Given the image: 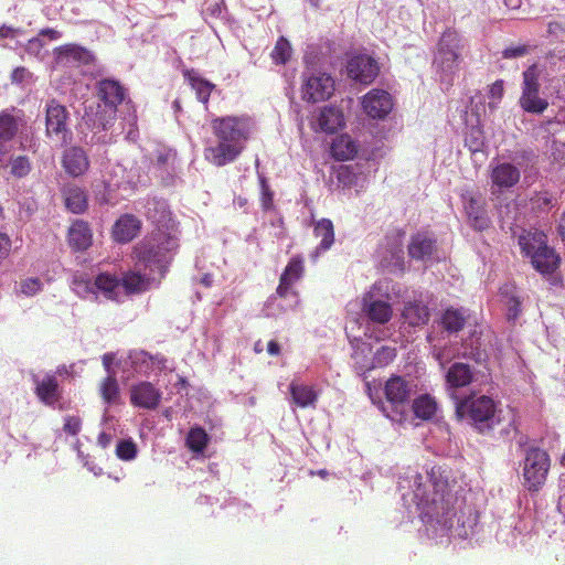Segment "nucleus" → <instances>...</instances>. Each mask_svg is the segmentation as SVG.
Segmentation results:
<instances>
[{
	"mask_svg": "<svg viewBox=\"0 0 565 565\" xmlns=\"http://www.w3.org/2000/svg\"><path fill=\"white\" fill-rule=\"evenodd\" d=\"M146 215L154 225L150 237L135 247L138 262L163 278L179 248L178 223L166 201L152 199L147 203Z\"/></svg>",
	"mask_w": 565,
	"mask_h": 565,
	"instance_id": "f257e3e1",
	"label": "nucleus"
},
{
	"mask_svg": "<svg viewBox=\"0 0 565 565\" xmlns=\"http://www.w3.org/2000/svg\"><path fill=\"white\" fill-rule=\"evenodd\" d=\"M215 145L204 148V158L215 167L234 162L244 151L250 135V120L245 116H224L212 119Z\"/></svg>",
	"mask_w": 565,
	"mask_h": 565,
	"instance_id": "f03ea898",
	"label": "nucleus"
},
{
	"mask_svg": "<svg viewBox=\"0 0 565 565\" xmlns=\"http://www.w3.org/2000/svg\"><path fill=\"white\" fill-rule=\"evenodd\" d=\"M455 415L458 420H467L481 434L493 430L500 422L495 402L486 395L470 394L458 398Z\"/></svg>",
	"mask_w": 565,
	"mask_h": 565,
	"instance_id": "7ed1b4c3",
	"label": "nucleus"
},
{
	"mask_svg": "<svg viewBox=\"0 0 565 565\" xmlns=\"http://www.w3.org/2000/svg\"><path fill=\"white\" fill-rule=\"evenodd\" d=\"M521 252L531 258L533 267L542 274H552L559 264V257L547 245L546 235L539 230L523 231L519 236Z\"/></svg>",
	"mask_w": 565,
	"mask_h": 565,
	"instance_id": "20e7f679",
	"label": "nucleus"
},
{
	"mask_svg": "<svg viewBox=\"0 0 565 565\" xmlns=\"http://www.w3.org/2000/svg\"><path fill=\"white\" fill-rule=\"evenodd\" d=\"M462 47V39L456 30L447 29L443 32L433 61L443 82L450 83L458 73Z\"/></svg>",
	"mask_w": 565,
	"mask_h": 565,
	"instance_id": "39448f33",
	"label": "nucleus"
},
{
	"mask_svg": "<svg viewBox=\"0 0 565 565\" xmlns=\"http://www.w3.org/2000/svg\"><path fill=\"white\" fill-rule=\"evenodd\" d=\"M414 384L401 375H392L385 383L384 395L386 404L381 409L391 420L402 423L406 419Z\"/></svg>",
	"mask_w": 565,
	"mask_h": 565,
	"instance_id": "423d86ee",
	"label": "nucleus"
},
{
	"mask_svg": "<svg viewBox=\"0 0 565 565\" xmlns=\"http://www.w3.org/2000/svg\"><path fill=\"white\" fill-rule=\"evenodd\" d=\"M541 75L542 71L537 64L530 65L522 73V92L519 105L525 113L540 115L548 107V100L540 96Z\"/></svg>",
	"mask_w": 565,
	"mask_h": 565,
	"instance_id": "0eeeda50",
	"label": "nucleus"
},
{
	"mask_svg": "<svg viewBox=\"0 0 565 565\" xmlns=\"http://www.w3.org/2000/svg\"><path fill=\"white\" fill-rule=\"evenodd\" d=\"M70 114L67 108L52 98L45 104V136L61 146L67 145L72 139L68 126Z\"/></svg>",
	"mask_w": 565,
	"mask_h": 565,
	"instance_id": "6e6552de",
	"label": "nucleus"
},
{
	"mask_svg": "<svg viewBox=\"0 0 565 565\" xmlns=\"http://www.w3.org/2000/svg\"><path fill=\"white\" fill-rule=\"evenodd\" d=\"M551 467L548 454L540 448L526 450L523 462L524 486L529 491H539L546 481Z\"/></svg>",
	"mask_w": 565,
	"mask_h": 565,
	"instance_id": "1a4fd4ad",
	"label": "nucleus"
},
{
	"mask_svg": "<svg viewBox=\"0 0 565 565\" xmlns=\"http://www.w3.org/2000/svg\"><path fill=\"white\" fill-rule=\"evenodd\" d=\"M461 202L469 225L479 232L490 227L491 221L486 210L484 198L473 191H465L461 193Z\"/></svg>",
	"mask_w": 565,
	"mask_h": 565,
	"instance_id": "9d476101",
	"label": "nucleus"
},
{
	"mask_svg": "<svg viewBox=\"0 0 565 565\" xmlns=\"http://www.w3.org/2000/svg\"><path fill=\"white\" fill-rule=\"evenodd\" d=\"M347 73L351 79L370 85L379 76L380 65L369 54H356L348 61Z\"/></svg>",
	"mask_w": 565,
	"mask_h": 565,
	"instance_id": "9b49d317",
	"label": "nucleus"
},
{
	"mask_svg": "<svg viewBox=\"0 0 565 565\" xmlns=\"http://www.w3.org/2000/svg\"><path fill=\"white\" fill-rule=\"evenodd\" d=\"M333 92L334 81L326 73L308 76L302 85V98L311 103L326 100L332 96Z\"/></svg>",
	"mask_w": 565,
	"mask_h": 565,
	"instance_id": "f8f14e48",
	"label": "nucleus"
},
{
	"mask_svg": "<svg viewBox=\"0 0 565 565\" xmlns=\"http://www.w3.org/2000/svg\"><path fill=\"white\" fill-rule=\"evenodd\" d=\"M362 107L369 117L373 119H383L393 109L392 95L384 89H371L363 96Z\"/></svg>",
	"mask_w": 565,
	"mask_h": 565,
	"instance_id": "ddd939ff",
	"label": "nucleus"
},
{
	"mask_svg": "<svg viewBox=\"0 0 565 565\" xmlns=\"http://www.w3.org/2000/svg\"><path fill=\"white\" fill-rule=\"evenodd\" d=\"M161 399V392L150 382H140L130 390V403L140 408L156 409Z\"/></svg>",
	"mask_w": 565,
	"mask_h": 565,
	"instance_id": "4468645a",
	"label": "nucleus"
},
{
	"mask_svg": "<svg viewBox=\"0 0 565 565\" xmlns=\"http://www.w3.org/2000/svg\"><path fill=\"white\" fill-rule=\"evenodd\" d=\"M62 166L67 174L81 177L89 169V160L83 148L74 146L64 151Z\"/></svg>",
	"mask_w": 565,
	"mask_h": 565,
	"instance_id": "2eb2a0df",
	"label": "nucleus"
},
{
	"mask_svg": "<svg viewBox=\"0 0 565 565\" xmlns=\"http://www.w3.org/2000/svg\"><path fill=\"white\" fill-rule=\"evenodd\" d=\"M303 271L305 267L302 257L294 256L290 258L282 274L280 275L279 285L276 289L277 295L280 298H286L289 295L292 285L302 277Z\"/></svg>",
	"mask_w": 565,
	"mask_h": 565,
	"instance_id": "dca6fc26",
	"label": "nucleus"
},
{
	"mask_svg": "<svg viewBox=\"0 0 565 565\" xmlns=\"http://www.w3.org/2000/svg\"><path fill=\"white\" fill-rule=\"evenodd\" d=\"M402 319L403 322L409 327L427 324L430 319L428 305L420 299L405 301L402 310Z\"/></svg>",
	"mask_w": 565,
	"mask_h": 565,
	"instance_id": "f3484780",
	"label": "nucleus"
},
{
	"mask_svg": "<svg viewBox=\"0 0 565 565\" xmlns=\"http://www.w3.org/2000/svg\"><path fill=\"white\" fill-rule=\"evenodd\" d=\"M97 95L115 114L118 105L125 99L126 90L118 81L102 79L97 84Z\"/></svg>",
	"mask_w": 565,
	"mask_h": 565,
	"instance_id": "a211bd4d",
	"label": "nucleus"
},
{
	"mask_svg": "<svg viewBox=\"0 0 565 565\" xmlns=\"http://www.w3.org/2000/svg\"><path fill=\"white\" fill-rule=\"evenodd\" d=\"M67 242L72 249L83 252L93 244V233L87 222L74 221L67 232Z\"/></svg>",
	"mask_w": 565,
	"mask_h": 565,
	"instance_id": "6ab92c4d",
	"label": "nucleus"
},
{
	"mask_svg": "<svg viewBox=\"0 0 565 565\" xmlns=\"http://www.w3.org/2000/svg\"><path fill=\"white\" fill-rule=\"evenodd\" d=\"M141 230V222L132 214L121 215L113 226V237L118 243L131 242Z\"/></svg>",
	"mask_w": 565,
	"mask_h": 565,
	"instance_id": "aec40b11",
	"label": "nucleus"
},
{
	"mask_svg": "<svg viewBox=\"0 0 565 565\" xmlns=\"http://www.w3.org/2000/svg\"><path fill=\"white\" fill-rule=\"evenodd\" d=\"M362 310L372 322L379 324L387 323L393 317L391 303L384 300H373L372 295L363 297Z\"/></svg>",
	"mask_w": 565,
	"mask_h": 565,
	"instance_id": "412c9836",
	"label": "nucleus"
},
{
	"mask_svg": "<svg viewBox=\"0 0 565 565\" xmlns=\"http://www.w3.org/2000/svg\"><path fill=\"white\" fill-rule=\"evenodd\" d=\"M316 122V130L319 129L326 134H334L344 126V115L342 110L335 106H324L320 109Z\"/></svg>",
	"mask_w": 565,
	"mask_h": 565,
	"instance_id": "4be33fe9",
	"label": "nucleus"
},
{
	"mask_svg": "<svg viewBox=\"0 0 565 565\" xmlns=\"http://www.w3.org/2000/svg\"><path fill=\"white\" fill-rule=\"evenodd\" d=\"M35 395L47 406H53L61 398L58 381L55 375L46 374L42 380L34 379Z\"/></svg>",
	"mask_w": 565,
	"mask_h": 565,
	"instance_id": "5701e85b",
	"label": "nucleus"
},
{
	"mask_svg": "<svg viewBox=\"0 0 565 565\" xmlns=\"http://www.w3.org/2000/svg\"><path fill=\"white\" fill-rule=\"evenodd\" d=\"M520 170L512 163H499L491 170V181L500 189H510L520 181Z\"/></svg>",
	"mask_w": 565,
	"mask_h": 565,
	"instance_id": "b1692460",
	"label": "nucleus"
},
{
	"mask_svg": "<svg viewBox=\"0 0 565 565\" xmlns=\"http://www.w3.org/2000/svg\"><path fill=\"white\" fill-rule=\"evenodd\" d=\"M65 207L74 213L82 214L88 207V195L86 191L75 184L66 185L62 190Z\"/></svg>",
	"mask_w": 565,
	"mask_h": 565,
	"instance_id": "393cba45",
	"label": "nucleus"
},
{
	"mask_svg": "<svg viewBox=\"0 0 565 565\" xmlns=\"http://www.w3.org/2000/svg\"><path fill=\"white\" fill-rule=\"evenodd\" d=\"M435 239L425 233H417L412 236L408 245V255L413 259L424 260L431 256L435 249Z\"/></svg>",
	"mask_w": 565,
	"mask_h": 565,
	"instance_id": "a878e982",
	"label": "nucleus"
},
{
	"mask_svg": "<svg viewBox=\"0 0 565 565\" xmlns=\"http://www.w3.org/2000/svg\"><path fill=\"white\" fill-rule=\"evenodd\" d=\"M183 76L188 81L191 88L195 92L196 98L204 105H207L211 93L215 88V85L201 77L194 70H185L183 72Z\"/></svg>",
	"mask_w": 565,
	"mask_h": 565,
	"instance_id": "bb28decb",
	"label": "nucleus"
},
{
	"mask_svg": "<svg viewBox=\"0 0 565 565\" xmlns=\"http://www.w3.org/2000/svg\"><path fill=\"white\" fill-rule=\"evenodd\" d=\"M151 278L138 271L129 270L120 278V286L127 295L145 292L150 288Z\"/></svg>",
	"mask_w": 565,
	"mask_h": 565,
	"instance_id": "cd10ccee",
	"label": "nucleus"
},
{
	"mask_svg": "<svg viewBox=\"0 0 565 565\" xmlns=\"http://www.w3.org/2000/svg\"><path fill=\"white\" fill-rule=\"evenodd\" d=\"M95 290L104 295L106 299L117 300L118 289L120 287V278L115 274L100 273L94 280Z\"/></svg>",
	"mask_w": 565,
	"mask_h": 565,
	"instance_id": "c85d7f7f",
	"label": "nucleus"
},
{
	"mask_svg": "<svg viewBox=\"0 0 565 565\" xmlns=\"http://www.w3.org/2000/svg\"><path fill=\"white\" fill-rule=\"evenodd\" d=\"M290 395L292 398V402L302 408L306 407H315L318 394L313 390V387L308 385L298 384L295 381L290 383L289 385Z\"/></svg>",
	"mask_w": 565,
	"mask_h": 565,
	"instance_id": "c756f323",
	"label": "nucleus"
},
{
	"mask_svg": "<svg viewBox=\"0 0 565 565\" xmlns=\"http://www.w3.org/2000/svg\"><path fill=\"white\" fill-rule=\"evenodd\" d=\"M446 379L451 387L458 388L469 385L473 374L468 364L456 362L448 369Z\"/></svg>",
	"mask_w": 565,
	"mask_h": 565,
	"instance_id": "7c9ffc66",
	"label": "nucleus"
},
{
	"mask_svg": "<svg viewBox=\"0 0 565 565\" xmlns=\"http://www.w3.org/2000/svg\"><path fill=\"white\" fill-rule=\"evenodd\" d=\"M331 152L337 160L345 161L355 157L358 147L350 136L341 135L333 140Z\"/></svg>",
	"mask_w": 565,
	"mask_h": 565,
	"instance_id": "2f4dec72",
	"label": "nucleus"
},
{
	"mask_svg": "<svg viewBox=\"0 0 565 565\" xmlns=\"http://www.w3.org/2000/svg\"><path fill=\"white\" fill-rule=\"evenodd\" d=\"M313 234L316 237H320V245L317 247V252L328 250L334 243V227L329 218H321L315 224Z\"/></svg>",
	"mask_w": 565,
	"mask_h": 565,
	"instance_id": "473e14b6",
	"label": "nucleus"
},
{
	"mask_svg": "<svg viewBox=\"0 0 565 565\" xmlns=\"http://www.w3.org/2000/svg\"><path fill=\"white\" fill-rule=\"evenodd\" d=\"M414 415L417 418L427 420L430 419L437 412V403L428 394H423L416 397L411 405Z\"/></svg>",
	"mask_w": 565,
	"mask_h": 565,
	"instance_id": "72a5a7b5",
	"label": "nucleus"
},
{
	"mask_svg": "<svg viewBox=\"0 0 565 565\" xmlns=\"http://www.w3.org/2000/svg\"><path fill=\"white\" fill-rule=\"evenodd\" d=\"M466 324V317L459 309L448 308L441 316L443 328L450 332L456 333L463 329Z\"/></svg>",
	"mask_w": 565,
	"mask_h": 565,
	"instance_id": "f704fd0d",
	"label": "nucleus"
},
{
	"mask_svg": "<svg viewBox=\"0 0 565 565\" xmlns=\"http://www.w3.org/2000/svg\"><path fill=\"white\" fill-rule=\"evenodd\" d=\"M210 441V437L206 431L200 427H192L185 438L186 447L196 454L203 452Z\"/></svg>",
	"mask_w": 565,
	"mask_h": 565,
	"instance_id": "c9c22d12",
	"label": "nucleus"
},
{
	"mask_svg": "<svg viewBox=\"0 0 565 565\" xmlns=\"http://www.w3.org/2000/svg\"><path fill=\"white\" fill-rule=\"evenodd\" d=\"M99 392L102 398L108 405L115 404L119 399L120 390L115 374H108V376L102 381Z\"/></svg>",
	"mask_w": 565,
	"mask_h": 565,
	"instance_id": "e433bc0d",
	"label": "nucleus"
},
{
	"mask_svg": "<svg viewBox=\"0 0 565 565\" xmlns=\"http://www.w3.org/2000/svg\"><path fill=\"white\" fill-rule=\"evenodd\" d=\"M58 54L68 60H73L83 64H88L92 57L88 50L76 44H66L61 46L58 49Z\"/></svg>",
	"mask_w": 565,
	"mask_h": 565,
	"instance_id": "4c0bfd02",
	"label": "nucleus"
},
{
	"mask_svg": "<svg viewBox=\"0 0 565 565\" xmlns=\"http://www.w3.org/2000/svg\"><path fill=\"white\" fill-rule=\"evenodd\" d=\"M291 51L292 50L289 41L284 36H280L277 40L270 56L276 64L284 65L289 61Z\"/></svg>",
	"mask_w": 565,
	"mask_h": 565,
	"instance_id": "58836bf2",
	"label": "nucleus"
},
{
	"mask_svg": "<svg viewBox=\"0 0 565 565\" xmlns=\"http://www.w3.org/2000/svg\"><path fill=\"white\" fill-rule=\"evenodd\" d=\"M115 452L118 459L131 461L137 458L138 447L131 438L121 439L117 443Z\"/></svg>",
	"mask_w": 565,
	"mask_h": 565,
	"instance_id": "ea45409f",
	"label": "nucleus"
},
{
	"mask_svg": "<svg viewBox=\"0 0 565 565\" xmlns=\"http://www.w3.org/2000/svg\"><path fill=\"white\" fill-rule=\"evenodd\" d=\"M18 131L15 118L10 114H0V139L10 140Z\"/></svg>",
	"mask_w": 565,
	"mask_h": 565,
	"instance_id": "a19ab883",
	"label": "nucleus"
},
{
	"mask_svg": "<svg viewBox=\"0 0 565 565\" xmlns=\"http://www.w3.org/2000/svg\"><path fill=\"white\" fill-rule=\"evenodd\" d=\"M72 288L81 298H88L89 295L96 296L94 282L82 276L73 278Z\"/></svg>",
	"mask_w": 565,
	"mask_h": 565,
	"instance_id": "79ce46f5",
	"label": "nucleus"
},
{
	"mask_svg": "<svg viewBox=\"0 0 565 565\" xmlns=\"http://www.w3.org/2000/svg\"><path fill=\"white\" fill-rule=\"evenodd\" d=\"M31 171V163L26 156H18L10 160V172L17 178L26 177Z\"/></svg>",
	"mask_w": 565,
	"mask_h": 565,
	"instance_id": "37998d69",
	"label": "nucleus"
},
{
	"mask_svg": "<svg viewBox=\"0 0 565 565\" xmlns=\"http://www.w3.org/2000/svg\"><path fill=\"white\" fill-rule=\"evenodd\" d=\"M530 202L533 210L547 211L553 205V198L547 192H537L531 198Z\"/></svg>",
	"mask_w": 565,
	"mask_h": 565,
	"instance_id": "c03bdc74",
	"label": "nucleus"
},
{
	"mask_svg": "<svg viewBox=\"0 0 565 565\" xmlns=\"http://www.w3.org/2000/svg\"><path fill=\"white\" fill-rule=\"evenodd\" d=\"M260 204L264 211H269L274 207V193L270 190L266 179L264 177L260 178Z\"/></svg>",
	"mask_w": 565,
	"mask_h": 565,
	"instance_id": "a18cd8bd",
	"label": "nucleus"
},
{
	"mask_svg": "<svg viewBox=\"0 0 565 565\" xmlns=\"http://www.w3.org/2000/svg\"><path fill=\"white\" fill-rule=\"evenodd\" d=\"M81 428H82V422H81L79 417L66 416L64 418L63 430L66 434H68L71 436H76L81 431Z\"/></svg>",
	"mask_w": 565,
	"mask_h": 565,
	"instance_id": "49530a36",
	"label": "nucleus"
},
{
	"mask_svg": "<svg viewBox=\"0 0 565 565\" xmlns=\"http://www.w3.org/2000/svg\"><path fill=\"white\" fill-rule=\"evenodd\" d=\"M529 51V45L525 44L509 46L502 51V57L507 60L516 58L526 55Z\"/></svg>",
	"mask_w": 565,
	"mask_h": 565,
	"instance_id": "de8ad7c7",
	"label": "nucleus"
},
{
	"mask_svg": "<svg viewBox=\"0 0 565 565\" xmlns=\"http://www.w3.org/2000/svg\"><path fill=\"white\" fill-rule=\"evenodd\" d=\"M41 289V282L38 278H29L21 282V291L26 296H33Z\"/></svg>",
	"mask_w": 565,
	"mask_h": 565,
	"instance_id": "09e8293b",
	"label": "nucleus"
},
{
	"mask_svg": "<svg viewBox=\"0 0 565 565\" xmlns=\"http://www.w3.org/2000/svg\"><path fill=\"white\" fill-rule=\"evenodd\" d=\"M11 249V239L4 234L0 233V263L8 257Z\"/></svg>",
	"mask_w": 565,
	"mask_h": 565,
	"instance_id": "8fccbe9b",
	"label": "nucleus"
},
{
	"mask_svg": "<svg viewBox=\"0 0 565 565\" xmlns=\"http://www.w3.org/2000/svg\"><path fill=\"white\" fill-rule=\"evenodd\" d=\"M504 94V82L497 79L490 87L489 96L493 99L500 100Z\"/></svg>",
	"mask_w": 565,
	"mask_h": 565,
	"instance_id": "3c124183",
	"label": "nucleus"
},
{
	"mask_svg": "<svg viewBox=\"0 0 565 565\" xmlns=\"http://www.w3.org/2000/svg\"><path fill=\"white\" fill-rule=\"evenodd\" d=\"M44 47V43L39 38H32L28 41L25 51L30 54L39 55Z\"/></svg>",
	"mask_w": 565,
	"mask_h": 565,
	"instance_id": "603ef678",
	"label": "nucleus"
},
{
	"mask_svg": "<svg viewBox=\"0 0 565 565\" xmlns=\"http://www.w3.org/2000/svg\"><path fill=\"white\" fill-rule=\"evenodd\" d=\"M521 312V302L516 298H511L509 301L508 318L514 320Z\"/></svg>",
	"mask_w": 565,
	"mask_h": 565,
	"instance_id": "864d4df0",
	"label": "nucleus"
},
{
	"mask_svg": "<svg viewBox=\"0 0 565 565\" xmlns=\"http://www.w3.org/2000/svg\"><path fill=\"white\" fill-rule=\"evenodd\" d=\"M18 32H19L18 29L2 24V25H0V40L8 39V38L13 39Z\"/></svg>",
	"mask_w": 565,
	"mask_h": 565,
	"instance_id": "5fc2aeb1",
	"label": "nucleus"
},
{
	"mask_svg": "<svg viewBox=\"0 0 565 565\" xmlns=\"http://www.w3.org/2000/svg\"><path fill=\"white\" fill-rule=\"evenodd\" d=\"M26 74H28L26 68H24V67H17V68L13 70V72L11 74V81L13 83L20 84V83H22L24 81Z\"/></svg>",
	"mask_w": 565,
	"mask_h": 565,
	"instance_id": "6e6d98bb",
	"label": "nucleus"
},
{
	"mask_svg": "<svg viewBox=\"0 0 565 565\" xmlns=\"http://www.w3.org/2000/svg\"><path fill=\"white\" fill-rule=\"evenodd\" d=\"M466 145L468 146L471 152H477L482 147L483 142L479 137H471L470 139H466Z\"/></svg>",
	"mask_w": 565,
	"mask_h": 565,
	"instance_id": "4d7b16f0",
	"label": "nucleus"
},
{
	"mask_svg": "<svg viewBox=\"0 0 565 565\" xmlns=\"http://www.w3.org/2000/svg\"><path fill=\"white\" fill-rule=\"evenodd\" d=\"M39 35L46 36L51 41H55L62 36V33L55 29L45 28V29L40 30Z\"/></svg>",
	"mask_w": 565,
	"mask_h": 565,
	"instance_id": "13d9d810",
	"label": "nucleus"
},
{
	"mask_svg": "<svg viewBox=\"0 0 565 565\" xmlns=\"http://www.w3.org/2000/svg\"><path fill=\"white\" fill-rule=\"evenodd\" d=\"M111 441H113V436L105 431H102L97 437V443L103 449H106L107 447H109Z\"/></svg>",
	"mask_w": 565,
	"mask_h": 565,
	"instance_id": "bf43d9fd",
	"label": "nucleus"
},
{
	"mask_svg": "<svg viewBox=\"0 0 565 565\" xmlns=\"http://www.w3.org/2000/svg\"><path fill=\"white\" fill-rule=\"evenodd\" d=\"M114 361V355L111 353H106L103 355V365L108 374H115V372L111 370Z\"/></svg>",
	"mask_w": 565,
	"mask_h": 565,
	"instance_id": "052dcab7",
	"label": "nucleus"
},
{
	"mask_svg": "<svg viewBox=\"0 0 565 565\" xmlns=\"http://www.w3.org/2000/svg\"><path fill=\"white\" fill-rule=\"evenodd\" d=\"M267 352L269 355L277 356L280 354V345L277 341L271 340L267 344Z\"/></svg>",
	"mask_w": 565,
	"mask_h": 565,
	"instance_id": "680f3d73",
	"label": "nucleus"
},
{
	"mask_svg": "<svg viewBox=\"0 0 565 565\" xmlns=\"http://www.w3.org/2000/svg\"><path fill=\"white\" fill-rule=\"evenodd\" d=\"M380 353L384 354L385 359L388 361H393L396 356L395 349L388 347H383Z\"/></svg>",
	"mask_w": 565,
	"mask_h": 565,
	"instance_id": "e2e57ef3",
	"label": "nucleus"
},
{
	"mask_svg": "<svg viewBox=\"0 0 565 565\" xmlns=\"http://www.w3.org/2000/svg\"><path fill=\"white\" fill-rule=\"evenodd\" d=\"M558 231H559L561 236L565 239V212L563 213V215L561 217Z\"/></svg>",
	"mask_w": 565,
	"mask_h": 565,
	"instance_id": "0e129e2a",
	"label": "nucleus"
},
{
	"mask_svg": "<svg viewBox=\"0 0 565 565\" xmlns=\"http://www.w3.org/2000/svg\"><path fill=\"white\" fill-rule=\"evenodd\" d=\"M503 1H504V3H505L508 7H510V8H512V9L519 8L520 2H521V0H503Z\"/></svg>",
	"mask_w": 565,
	"mask_h": 565,
	"instance_id": "69168bd1",
	"label": "nucleus"
},
{
	"mask_svg": "<svg viewBox=\"0 0 565 565\" xmlns=\"http://www.w3.org/2000/svg\"><path fill=\"white\" fill-rule=\"evenodd\" d=\"M35 210H36V206H35V203L33 202V203H30L26 205L25 211H26L28 215H32Z\"/></svg>",
	"mask_w": 565,
	"mask_h": 565,
	"instance_id": "338daca9",
	"label": "nucleus"
},
{
	"mask_svg": "<svg viewBox=\"0 0 565 565\" xmlns=\"http://www.w3.org/2000/svg\"><path fill=\"white\" fill-rule=\"evenodd\" d=\"M558 26H559V25H558V23H556V22H551V23H548V32H550V33L555 32V31H556V28H558Z\"/></svg>",
	"mask_w": 565,
	"mask_h": 565,
	"instance_id": "774afa93",
	"label": "nucleus"
}]
</instances>
